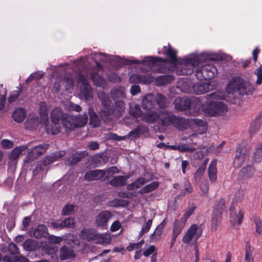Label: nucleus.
Listing matches in <instances>:
<instances>
[{"label": "nucleus", "mask_w": 262, "mask_h": 262, "mask_svg": "<svg viewBox=\"0 0 262 262\" xmlns=\"http://www.w3.org/2000/svg\"><path fill=\"white\" fill-rule=\"evenodd\" d=\"M154 77L151 74L146 75L133 74L129 78V82L130 83H141L148 85L154 82Z\"/></svg>", "instance_id": "obj_10"}, {"label": "nucleus", "mask_w": 262, "mask_h": 262, "mask_svg": "<svg viewBox=\"0 0 262 262\" xmlns=\"http://www.w3.org/2000/svg\"><path fill=\"white\" fill-rule=\"evenodd\" d=\"M192 101L187 97H177L175 99L173 104L176 110L179 111H184L190 108Z\"/></svg>", "instance_id": "obj_14"}, {"label": "nucleus", "mask_w": 262, "mask_h": 262, "mask_svg": "<svg viewBox=\"0 0 262 262\" xmlns=\"http://www.w3.org/2000/svg\"><path fill=\"white\" fill-rule=\"evenodd\" d=\"M262 123V111L256 117L255 120L251 123L249 130L250 137L253 136L259 130Z\"/></svg>", "instance_id": "obj_19"}, {"label": "nucleus", "mask_w": 262, "mask_h": 262, "mask_svg": "<svg viewBox=\"0 0 262 262\" xmlns=\"http://www.w3.org/2000/svg\"><path fill=\"white\" fill-rule=\"evenodd\" d=\"M207 165V162L205 161L203 164L196 170L194 178L195 181H199L204 174Z\"/></svg>", "instance_id": "obj_46"}, {"label": "nucleus", "mask_w": 262, "mask_h": 262, "mask_svg": "<svg viewBox=\"0 0 262 262\" xmlns=\"http://www.w3.org/2000/svg\"><path fill=\"white\" fill-rule=\"evenodd\" d=\"M255 173V168L252 165H247L243 167L238 173V178L241 180L251 178Z\"/></svg>", "instance_id": "obj_18"}, {"label": "nucleus", "mask_w": 262, "mask_h": 262, "mask_svg": "<svg viewBox=\"0 0 262 262\" xmlns=\"http://www.w3.org/2000/svg\"><path fill=\"white\" fill-rule=\"evenodd\" d=\"M63 228H73L75 225V219L74 217H69L61 221Z\"/></svg>", "instance_id": "obj_57"}, {"label": "nucleus", "mask_w": 262, "mask_h": 262, "mask_svg": "<svg viewBox=\"0 0 262 262\" xmlns=\"http://www.w3.org/2000/svg\"><path fill=\"white\" fill-rule=\"evenodd\" d=\"M248 157L246 150L242 147L236 148L235 157L233 159V165L235 168H239L245 162Z\"/></svg>", "instance_id": "obj_13"}, {"label": "nucleus", "mask_w": 262, "mask_h": 262, "mask_svg": "<svg viewBox=\"0 0 262 262\" xmlns=\"http://www.w3.org/2000/svg\"><path fill=\"white\" fill-rule=\"evenodd\" d=\"M166 98L161 94H158L155 96V103L156 102L160 108H165L166 106Z\"/></svg>", "instance_id": "obj_51"}, {"label": "nucleus", "mask_w": 262, "mask_h": 262, "mask_svg": "<svg viewBox=\"0 0 262 262\" xmlns=\"http://www.w3.org/2000/svg\"><path fill=\"white\" fill-rule=\"evenodd\" d=\"M84 157V155L82 152H76L73 155L67 160L68 164L73 165L77 163Z\"/></svg>", "instance_id": "obj_43"}, {"label": "nucleus", "mask_w": 262, "mask_h": 262, "mask_svg": "<svg viewBox=\"0 0 262 262\" xmlns=\"http://www.w3.org/2000/svg\"><path fill=\"white\" fill-rule=\"evenodd\" d=\"M105 175V171L102 169L90 170L84 176V179L88 182L98 181L102 179Z\"/></svg>", "instance_id": "obj_16"}, {"label": "nucleus", "mask_w": 262, "mask_h": 262, "mask_svg": "<svg viewBox=\"0 0 262 262\" xmlns=\"http://www.w3.org/2000/svg\"><path fill=\"white\" fill-rule=\"evenodd\" d=\"M91 78L94 84L97 86H100L103 82V78L97 73H92Z\"/></svg>", "instance_id": "obj_59"}, {"label": "nucleus", "mask_w": 262, "mask_h": 262, "mask_svg": "<svg viewBox=\"0 0 262 262\" xmlns=\"http://www.w3.org/2000/svg\"><path fill=\"white\" fill-rule=\"evenodd\" d=\"M25 148V146H19L15 147L12 150L10 154V158L13 160H16Z\"/></svg>", "instance_id": "obj_49"}, {"label": "nucleus", "mask_w": 262, "mask_h": 262, "mask_svg": "<svg viewBox=\"0 0 262 262\" xmlns=\"http://www.w3.org/2000/svg\"><path fill=\"white\" fill-rule=\"evenodd\" d=\"M60 129L61 126L59 123H52V124L46 126L47 132L52 135L58 134L60 132Z\"/></svg>", "instance_id": "obj_42"}, {"label": "nucleus", "mask_w": 262, "mask_h": 262, "mask_svg": "<svg viewBox=\"0 0 262 262\" xmlns=\"http://www.w3.org/2000/svg\"><path fill=\"white\" fill-rule=\"evenodd\" d=\"M145 182L146 181L145 178L140 177L132 183L128 184L126 186V189L128 191L134 190L135 189H138L141 186L143 185Z\"/></svg>", "instance_id": "obj_39"}, {"label": "nucleus", "mask_w": 262, "mask_h": 262, "mask_svg": "<svg viewBox=\"0 0 262 262\" xmlns=\"http://www.w3.org/2000/svg\"><path fill=\"white\" fill-rule=\"evenodd\" d=\"M114 105L112 103L108 104L102 107V108L100 109L98 113L101 118L105 121L109 118V117L113 115L114 110H113Z\"/></svg>", "instance_id": "obj_27"}, {"label": "nucleus", "mask_w": 262, "mask_h": 262, "mask_svg": "<svg viewBox=\"0 0 262 262\" xmlns=\"http://www.w3.org/2000/svg\"><path fill=\"white\" fill-rule=\"evenodd\" d=\"M186 221L182 217L179 220H176L172 227V234L178 235L181 234Z\"/></svg>", "instance_id": "obj_31"}, {"label": "nucleus", "mask_w": 262, "mask_h": 262, "mask_svg": "<svg viewBox=\"0 0 262 262\" xmlns=\"http://www.w3.org/2000/svg\"><path fill=\"white\" fill-rule=\"evenodd\" d=\"M212 85L206 82L198 83L193 86V90L198 95L204 94L211 90Z\"/></svg>", "instance_id": "obj_30"}, {"label": "nucleus", "mask_w": 262, "mask_h": 262, "mask_svg": "<svg viewBox=\"0 0 262 262\" xmlns=\"http://www.w3.org/2000/svg\"><path fill=\"white\" fill-rule=\"evenodd\" d=\"M222 215L213 212L211 220V230L212 231H216L217 227L221 223Z\"/></svg>", "instance_id": "obj_36"}, {"label": "nucleus", "mask_w": 262, "mask_h": 262, "mask_svg": "<svg viewBox=\"0 0 262 262\" xmlns=\"http://www.w3.org/2000/svg\"><path fill=\"white\" fill-rule=\"evenodd\" d=\"M196 209V206L194 204L192 203L191 206H190L185 213L183 215V216L182 217L183 219H185L186 221H187V219L194 212V210Z\"/></svg>", "instance_id": "obj_61"}, {"label": "nucleus", "mask_w": 262, "mask_h": 262, "mask_svg": "<svg viewBox=\"0 0 262 262\" xmlns=\"http://www.w3.org/2000/svg\"><path fill=\"white\" fill-rule=\"evenodd\" d=\"M127 179L125 176H116L110 181V184L113 187L123 186L126 184Z\"/></svg>", "instance_id": "obj_35"}, {"label": "nucleus", "mask_w": 262, "mask_h": 262, "mask_svg": "<svg viewBox=\"0 0 262 262\" xmlns=\"http://www.w3.org/2000/svg\"><path fill=\"white\" fill-rule=\"evenodd\" d=\"M98 96L99 100L101 101L102 107L112 103L108 95L105 93L104 92L99 93Z\"/></svg>", "instance_id": "obj_45"}, {"label": "nucleus", "mask_w": 262, "mask_h": 262, "mask_svg": "<svg viewBox=\"0 0 262 262\" xmlns=\"http://www.w3.org/2000/svg\"><path fill=\"white\" fill-rule=\"evenodd\" d=\"M205 112L210 116H214L227 111V106L223 102L210 101L204 107Z\"/></svg>", "instance_id": "obj_8"}, {"label": "nucleus", "mask_w": 262, "mask_h": 262, "mask_svg": "<svg viewBox=\"0 0 262 262\" xmlns=\"http://www.w3.org/2000/svg\"><path fill=\"white\" fill-rule=\"evenodd\" d=\"M112 216L113 214L111 211L108 210L101 211L96 216V226L101 229H106L107 222Z\"/></svg>", "instance_id": "obj_11"}, {"label": "nucleus", "mask_w": 262, "mask_h": 262, "mask_svg": "<svg viewBox=\"0 0 262 262\" xmlns=\"http://www.w3.org/2000/svg\"><path fill=\"white\" fill-rule=\"evenodd\" d=\"M81 93L86 99H90L92 97L91 86L89 84L88 85H83V87L81 89Z\"/></svg>", "instance_id": "obj_54"}, {"label": "nucleus", "mask_w": 262, "mask_h": 262, "mask_svg": "<svg viewBox=\"0 0 262 262\" xmlns=\"http://www.w3.org/2000/svg\"><path fill=\"white\" fill-rule=\"evenodd\" d=\"M253 251L250 244V242L247 241L245 246V262L253 261L254 257L253 256Z\"/></svg>", "instance_id": "obj_41"}, {"label": "nucleus", "mask_w": 262, "mask_h": 262, "mask_svg": "<svg viewBox=\"0 0 262 262\" xmlns=\"http://www.w3.org/2000/svg\"><path fill=\"white\" fill-rule=\"evenodd\" d=\"M8 251L11 255L19 254V249L17 246L14 243H10L8 246Z\"/></svg>", "instance_id": "obj_62"}, {"label": "nucleus", "mask_w": 262, "mask_h": 262, "mask_svg": "<svg viewBox=\"0 0 262 262\" xmlns=\"http://www.w3.org/2000/svg\"><path fill=\"white\" fill-rule=\"evenodd\" d=\"M48 242L53 244H59L63 241V237L61 236H57L53 235H50L47 237Z\"/></svg>", "instance_id": "obj_60"}, {"label": "nucleus", "mask_w": 262, "mask_h": 262, "mask_svg": "<svg viewBox=\"0 0 262 262\" xmlns=\"http://www.w3.org/2000/svg\"><path fill=\"white\" fill-rule=\"evenodd\" d=\"M97 239H99L101 243L110 244L111 242L112 238L110 235L107 234H98Z\"/></svg>", "instance_id": "obj_63"}, {"label": "nucleus", "mask_w": 262, "mask_h": 262, "mask_svg": "<svg viewBox=\"0 0 262 262\" xmlns=\"http://www.w3.org/2000/svg\"><path fill=\"white\" fill-rule=\"evenodd\" d=\"M159 186V183L157 181H154L150 183L149 184L146 185L145 186L143 187L142 189L138 191V193L141 194H144L146 193L150 192L155 189H156Z\"/></svg>", "instance_id": "obj_37"}, {"label": "nucleus", "mask_w": 262, "mask_h": 262, "mask_svg": "<svg viewBox=\"0 0 262 262\" xmlns=\"http://www.w3.org/2000/svg\"><path fill=\"white\" fill-rule=\"evenodd\" d=\"M69 245L62 246L59 250V258L61 260L70 259L76 257L74 251V245L79 246L80 242L77 239H70L68 242Z\"/></svg>", "instance_id": "obj_7"}, {"label": "nucleus", "mask_w": 262, "mask_h": 262, "mask_svg": "<svg viewBox=\"0 0 262 262\" xmlns=\"http://www.w3.org/2000/svg\"><path fill=\"white\" fill-rule=\"evenodd\" d=\"M158 54L166 55L171 63H175L177 61V51L172 48L169 43H168L167 46H164L162 51H159Z\"/></svg>", "instance_id": "obj_17"}, {"label": "nucleus", "mask_w": 262, "mask_h": 262, "mask_svg": "<svg viewBox=\"0 0 262 262\" xmlns=\"http://www.w3.org/2000/svg\"><path fill=\"white\" fill-rule=\"evenodd\" d=\"M17 90L11 92L8 98L9 103H11L15 101L22 91V88L17 87Z\"/></svg>", "instance_id": "obj_48"}, {"label": "nucleus", "mask_w": 262, "mask_h": 262, "mask_svg": "<svg viewBox=\"0 0 262 262\" xmlns=\"http://www.w3.org/2000/svg\"><path fill=\"white\" fill-rule=\"evenodd\" d=\"M225 200L224 199H221L216 201L214 205L213 212L223 214V210L225 208Z\"/></svg>", "instance_id": "obj_44"}, {"label": "nucleus", "mask_w": 262, "mask_h": 262, "mask_svg": "<svg viewBox=\"0 0 262 262\" xmlns=\"http://www.w3.org/2000/svg\"><path fill=\"white\" fill-rule=\"evenodd\" d=\"M172 125L179 130H184L188 128L189 122L184 118L175 115Z\"/></svg>", "instance_id": "obj_23"}, {"label": "nucleus", "mask_w": 262, "mask_h": 262, "mask_svg": "<svg viewBox=\"0 0 262 262\" xmlns=\"http://www.w3.org/2000/svg\"><path fill=\"white\" fill-rule=\"evenodd\" d=\"M166 59V62L167 61V59ZM163 63H165V62H157L155 64L154 66L150 67L152 68L154 72L158 73H166L168 71H169V69L164 65Z\"/></svg>", "instance_id": "obj_40"}, {"label": "nucleus", "mask_w": 262, "mask_h": 262, "mask_svg": "<svg viewBox=\"0 0 262 262\" xmlns=\"http://www.w3.org/2000/svg\"><path fill=\"white\" fill-rule=\"evenodd\" d=\"M253 159L256 162H260L262 160V145L256 148Z\"/></svg>", "instance_id": "obj_58"}, {"label": "nucleus", "mask_w": 262, "mask_h": 262, "mask_svg": "<svg viewBox=\"0 0 262 262\" xmlns=\"http://www.w3.org/2000/svg\"><path fill=\"white\" fill-rule=\"evenodd\" d=\"M6 94L7 90L3 88V84H0V110H3L5 107Z\"/></svg>", "instance_id": "obj_47"}, {"label": "nucleus", "mask_w": 262, "mask_h": 262, "mask_svg": "<svg viewBox=\"0 0 262 262\" xmlns=\"http://www.w3.org/2000/svg\"><path fill=\"white\" fill-rule=\"evenodd\" d=\"M195 71V75L199 80H209L214 77L217 74L216 68L211 64L202 66L201 63V65Z\"/></svg>", "instance_id": "obj_5"}, {"label": "nucleus", "mask_w": 262, "mask_h": 262, "mask_svg": "<svg viewBox=\"0 0 262 262\" xmlns=\"http://www.w3.org/2000/svg\"><path fill=\"white\" fill-rule=\"evenodd\" d=\"M179 74L181 75H191L194 71V69H198L201 65L200 58L197 56L191 58L185 57L182 59Z\"/></svg>", "instance_id": "obj_4"}, {"label": "nucleus", "mask_w": 262, "mask_h": 262, "mask_svg": "<svg viewBox=\"0 0 262 262\" xmlns=\"http://www.w3.org/2000/svg\"><path fill=\"white\" fill-rule=\"evenodd\" d=\"M208 176L210 182L215 183L217 179L216 161L213 160L208 167Z\"/></svg>", "instance_id": "obj_32"}, {"label": "nucleus", "mask_w": 262, "mask_h": 262, "mask_svg": "<svg viewBox=\"0 0 262 262\" xmlns=\"http://www.w3.org/2000/svg\"><path fill=\"white\" fill-rule=\"evenodd\" d=\"M163 232V229L157 227L154 233L150 235V238L152 240L158 241L161 238V236Z\"/></svg>", "instance_id": "obj_64"}, {"label": "nucleus", "mask_w": 262, "mask_h": 262, "mask_svg": "<svg viewBox=\"0 0 262 262\" xmlns=\"http://www.w3.org/2000/svg\"><path fill=\"white\" fill-rule=\"evenodd\" d=\"M202 234V230L199 228L196 224H192L188 229L182 238V242L184 244H189L194 238L195 262L199 260V251L198 249V241Z\"/></svg>", "instance_id": "obj_2"}, {"label": "nucleus", "mask_w": 262, "mask_h": 262, "mask_svg": "<svg viewBox=\"0 0 262 262\" xmlns=\"http://www.w3.org/2000/svg\"><path fill=\"white\" fill-rule=\"evenodd\" d=\"M189 122L191 124L195 125L196 126H200L203 127L202 130L205 131L206 129L207 122L205 120L200 119H191L189 120Z\"/></svg>", "instance_id": "obj_53"}, {"label": "nucleus", "mask_w": 262, "mask_h": 262, "mask_svg": "<svg viewBox=\"0 0 262 262\" xmlns=\"http://www.w3.org/2000/svg\"><path fill=\"white\" fill-rule=\"evenodd\" d=\"M80 234L82 238L88 241L97 239L98 236L96 230L92 228H83L81 230Z\"/></svg>", "instance_id": "obj_22"}, {"label": "nucleus", "mask_w": 262, "mask_h": 262, "mask_svg": "<svg viewBox=\"0 0 262 262\" xmlns=\"http://www.w3.org/2000/svg\"><path fill=\"white\" fill-rule=\"evenodd\" d=\"M155 105V96L152 94L145 95L142 100L143 108L149 110L154 108Z\"/></svg>", "instance_id": "obj_21"}, {"label": "nucleus", "mask_w": 262, "mask_h": 262, "mask_svg": "<svg viewBox=\"0 0 262 262\" xmlns=\"http://www.w3.org/2000/svg\"><path fill=\"white\" fill-rule=\"evenodd\" d=\"M159 61L166 62V59L160 57L146 56L141 60L137 59L129 60V62L132 64H142L148 67H153L155 63Z\"/></svg>", "instance_id": "obj_12"}, {"label": "nucleus", "mask_w": 262, "mask_h": 262, "mask_svg": "<svg viewBox=\"0 0 262 262\" xmlns=\"http://www.w3.org/2000/svg\"><path fill=\"white\" fill-rule=\"evenodd\" d=\"M48 235V228L43 224L38 225L33 232V236L37 239L47 238Z\"/></svg>", "instance_id": "obj_28"}, {"label": "nucleus", "mask_w": 262, "mask_h": 262, "mask_svg": "<svg viewBox=\"0 0 262 262\" xmlns=\"http://www.w3.org/2000/svg\"><path fill=\"white\" fill-rule=\"evenodd\" d=\"M26 111L24 108H17L13 112L12 117L18 123L23 122L26 117Z\"/></svg>", "instance_id": "obj_33"}, {"label": "nucleus", "mask_w": 262, "mask_h": 262, "mask_svg": "<svg viewBox=\"0 0 262 262\" xmlns=\"http://www.w3.org/2000/svg\"><path fill=\"white\" fill-rule=\"evenodd\" d=\"M74 208L75 205L67 204L62 209V215L64 216L71 215L74 211Z\"/></svg>", "instance_id": "obj_55"}, {"label": "nucleus", "mask_w": 262, "mask_h": 262, "mask_svg": "<svg viewBox=\"0 0 262 262\" xmlns=\"http://www.w3.org/2000/svg\"><path fill=\"white\" fill-rule=\"evenodd\" d=\"M152 220L149 219L146 222L145 225H143L142 228L138 235L139 238H141L144 234L149 231L152 225Z\"/></svg>", "instance_id": "obj_56"}, {"label": "nucleus", "mask_w": 262, "mask_h": 262, "mask_svg": "<svg viewBox=\"0 0 262 262\" xmlns=\"http://www.w3.org/2000/svg\"><path fill=\"white\" fill-rule=\"evenodd\" d=\"M174 77L171 75H165L154 77V82L156 86H160L171 83Z\"/></svg>", "instance_id": "obj_20"}, {"label": "nucleus", "mask_w": 262, "mask_h": 262, "mask_svg": "<svg viewBox=\"0 0 262 262\" xmlns=\"http://www.w3.org/2000/svg\"><path fill=\"white\" fill-rule=\"evenodd\" d=\"M126 93L123 87H119L111 90V97L114 101L120 100L125 97Z\"/></svg>", "instance_id": "obj_29"}, {"label": "nucleus", "mask_w": 262, "mask_h": 262, "mask_svg": "<svg viewBox=\"0 0 262 262\" xmlns=\"http://www.w3.org/2000/svg\"><path fill=\"white\" fill-rule=\"evenodd\" d=\"M88 113L90 116V123L93 127H98L100 125V120L97 113L92 107L88 109Z\"/></svg>", "instance_id": "obj_34"}, {"label": "nucleus", "mask_w": 262, "mask_h": 262, "mask_svg": "<svg viewBox=\"0 0 262 262\" xmlns=\"http://www.w3.org/2000/svg\"><path fill=\"white\" fill-rule=\"evenodd\" d=\"M115 104L113 106V115L117 117H120L124 112L125 103L123 100L114 101Z\"/></svg>", "instance_id": "obj_26"}, {"label": "nucleus", "mask_w": 262, "mask_h": 262, "mask_svg": "<svg viewBox=\"0 0 262 262\" xmlns=\"http://www.w3.org/2000/svg\"><path fill=\"white\" fill-rule=\"evenodd\" d=\"M49 147V144H42L38 145L32 148L31 151H29L24 161V164L30 163L34 161L40 156L45 152Z\"/></svg>", "instance_id": "obj_9"}, {"label": "nucleus", "mask_w": 262, "mask_h": 262, "mask_svg": "<svg viewBox=\"0 0 262 262\" xmlns=\"http://www.w3.org/2000/svg\"><path fill=\"white\" fill-rule=\"evenodd\" d=\"M159 112L154 111L145 113L142 118V120L149 124L159 123Z\"/></svg>", "instance_id": "obj_24"}, {"label": "nucleus", "mask_w": 262, "mask_h": 262, "mask_svg": "<svg viewBox=\"0 0 262 262\" xmlns=\"http://www.w3.org/2000/svg\"><path fill=\"white\" fill-rule=\"evenodd\" d=\"M226 91L228 93L233 94L238 92L242 95H248L252 94L250 86L242 78L236 76L232 79L227 85Z\"/></svg>", "instance_id": "obj_3"}, {"label": "nucleus", "mask_w": 262, "mask_h": 262, "mask_svg": "<svg viewBox=\"0 0 262 262\" xmlns=\"http://www.w3.org/2000/svg\"><path fill=\"white\" fill-rule=\"evenodd\" d=\"M142 111L139 105L136 104L134 107H131L129 109V114L131 116L139 118L142 116Z\"/></svg>", "instance_id": "obj_52"}, {"label": "nucleus", "mask_w": 262, "mask_h": 262, "mask_svg": "<svg viewBox=\"0 0 262 262\" xmlns=\"http://www.w3.org/2000/svg\"><path fill=\"white\" fill-rule=\"evenodd\" d=\"M144 132V127L140 125L138 126L135 128L132 129L128 134L129 137H133L134 138H138Z\"/></svg>", "instance_id": "obj_50"}, {"label": "nucleus", "mask_w": 262, "mask_h": 262, "mask_svg": "<svg viewBox=\"0 0 262 262\" xmlns=\"http://www.w3.org/2000/svg\"><path fill=\"white\" fill-rule=\"evenodd\" d=\"M65 114L60 107H56L53 108L51 112L52 123H59L60 121L62 122V118Z\"/></svg>", "instance_id": "obj_25"}, {"label": "nucleus", "mask_w": 262, "mask_h": 262, "mask_svg": "<svg viewBox=\"0 0 262 262\" xmlns=\"http://www.w3.org/2000/svg\"><path fill=\"white\" fill-rule=\"evenodd\" d=\"M24 249L28 251H33L38 248L37 242L31 239L26 240L23 243Z\"/></svg>", "instance_id": "obj_38"}, {"label": "nucleus", "mask_w": 262, "mask_h": 262, "mask_svg": "<svg viewBox=\"0 0 262 262\" xmlns=\"http://www.w3.org/2000/svg\"><path fill=\"white\" fill-rule=\"evenodd\" d=\"M64 154V151H59L46 156L42 160L38 162L36 167L33 170L34 175H36L39 172L44 170L48 165L62 158Z\"/></svg>", "instance_id": "obj_6"}, {"label": "nucleus", "mask_w": 262, "mask_h": 262, "mask_svg": "<svg viewBox=\"0 0 262 262\" xmlns=\"http://www.w3.org/2000/svg\"><path fill=\"white\" fill-rule=\"evenodd\" d=\"M88 121V116L86 113L77 116H72L66 113L62 118L61 123L66 129L73 130L75 128L85 126Z\"/></svg>", "instance_id": "obj_1"}, {"label": "nucleus", "mask_w": 262, "mask_h": 262, "mask_svg": "<svg viewBox=\"0 0 262 262\" xmlns=\"http://www.w3.org/2000/svg\"><path fill=\"white\" fill-rule=\"evenodd\" d=\"M159 123L164 127L172 124L175 115L166 110L159 112Z\"/></svg>", "instance_id": "obj_15"}]
</instances>
